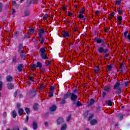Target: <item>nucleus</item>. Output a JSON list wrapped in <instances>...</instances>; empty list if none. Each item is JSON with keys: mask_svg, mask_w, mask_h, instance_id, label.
Wrapping results in <instances>:
<instances>
[{"mask_svg": "<svg viewBox=\"0 0 130 130\" xmlns=\"http://www.w3.org/2000/svg\"><path fill=\"white\" fill-rule=\"evenodd\" d=\"M79 89L76 88L73 91L72 93L70 92H67L64 94L63 99L66 100L70 97V99L73 102V105H76V102L79 98V96H78V95H79Z\"/></svg>", "mask_w": 130, "mask_h": 130, "instance_id": "nucleus-1", "label": "nucleus"}, {"mask_svg": "<svg viewBox=\"0 0 130 130\" xmlns=\"http://www.w3.org/2000/svg\"><path fill=\"white\" fill-rule=\"evenodd\" d=\"M113 88V90H115V93L116 95H119L120 94H121L122 90L121 89V87H120V82L119 81H118L115 83Z\"/></svg>", "mask_w": 130, "mask_h": 130, "instance_id": "nucleus-2", "label": "nucleus"}, {"mask_svg": "<svg viewBox=\"0 0 130 130\" xmlns=\"http://www.w3.org/2000/svg\"><path fill=\"white\" fill-rule=\"evenodd\" d=\"M105 47H106V43H102L101 46L98 49L99 53H106L107 52H108V48H105Z\"/></svg>", "mask_w": 130, "mask_h": 130, "instance_id": "nucleus-3", "label": "nucleus"}, {"mask_svg": "<svg viewBox=\"0 0 130 130\" xmlns=\"http://www.w3.org/2000/svg\"><path fill=\"white\" fill-rule=\"evenodd\" d=\"M31 67L33 70H36V68H39V69H41L42 68V63H41L40 61H37V64H32Z\"/></svg>", "mask_w": 130, "mask_h": 130, "instance_id": "nucleus-4", "label": "nucleus"}, {"mask_svg": "<svg viewBox=\"0 0 130 130\" xmlns=\"http://www.w3.org/2000/svg\"><path fill=\"white\" fill-rule=\"evenodd\" d=\"M94 42H96L98 44H100L101 43H104V44L106 43L105 42V41H104V40L100 38V37L95 38H94Z\"/></svg>", "mask_w": 130, "mask_h": 130, "instance_id": "nucleus-5", "label": "nucleus"}, {"mask_svg": "<svg viewBox=\"0 0 130 130\" xmlns=\"http://www.w3.org/2000/svg\"><path fill=\"white\" fill-rule=\"evenodd\" d=\"M7 82L8 83H11V82H13V81H15V77H12L11 75H8L6 78Z\"/></svg>", "mask_w": 130, "mask_h": 130, "instance_id": "nucleus-6", "label": "nucleus"}, {"mask_svg": "<svg viewBox=\"0 0 130 130\" xmlns=\"http://www.w3.org/2000/svg\"><path fill=\"white\" fill-rule=\"evenodd\" d=\"M29 96L30 98H33L36 96V90L35 89L30 90L29 91Z\"/></svg>", "mask_w": 130, "mask_h": 130, "instance_id": "nucleus-7", "label": "nucleus"}, {"mask_svg": "<svg viewBox=\"0 0 130 130\" xmlns=\"http://www.w3.org/2000/svg\"><path fill=\"white\" fill-rule=\"evenodd\" d=\"M7 88L9 90H13L14 87H15V84L12 82H9L7 84Z\"/></svg>", "mask_w": 130, "mask_h": 130, "instance_id": "nucleus-8", "label": "nucleus"}, {"mask_svg": "<svg viewBox=\"0 0 130 130\" xmlns=\"http://www.w3.org/2000/svg\"><path fill=\"white\" fill-rule=\"evenodd\" d=\"M19 54H20V57L24 59V58H26V53L24 52V50L20 51L18 52Z\"/></svg>", "mask_w": 130, "mask_h": 130, "instance_id": "nucleus-9", "label": "nucleus"}, {"mask_svg": "<svg viewBox=\"0 0 130 130\" xmlns=\"http://www.w3.org/2000/svg\"><path fill=\"white\" fill-rule=\"evenodd\" d=\"M24 69V64H20L17 66V70L18 72H23V69Z\"/></svg>", "mask_w": 130, "mask_h": 130, "instance_id": "nucleus-10", "label": "nucleus"}, {"mask_svg": "<svg viewBox=\"0 0 130 130\" xmlns=\"http://www.w3.org/2000/svg\"><path fill=\"white\" fill-rule=\"evenodd\" d=\"M62 123H63V118H62V117H60L57 120V124L58 125H59Z\"/></svg>", "mask_w": 130, "mask_h": 130, "instance_id": "nucleus-11", "label": "nucleus"}, {"mask_svg": "<svg viewBox=\"0 0 130 130\" xmlns=\"http://www.w3.org/2000/svg\"><path fill=\"white\" fill-rule=\"evenodd\" d=\"M32 128L33 129H37L38 128V124L36 121H33L32 122Z\"/></svg>", "mask_w": 130, "mask_h": 130, "instance_id": "nucleus-12", "label": "nucleus"}, {"mask_svg": "<svg viewBox=\"0 0 130 130\" xmlns=\"http://www.w3.org/2000/svg\"><path fill=\"white\" fill-rule=\"evenodd\" d=\"M18 48V52H19V51H22L24 50V47L23 46V43L19 44Z\"/></svg>", "mask_w": 130, "mask_h": 130, "instance_id": "nucleus-13", "label": "nucleus"}, {"mask_svg": "<svg viewBox=\"0 0 130 130\" xmlns=\"http://www.w3.org/2000/svg\"><path fill=\"white\" fill-rule=\"evenodd\" d=\"M39 52L40 53V55L41 54H44L46 53V50L45 49V48L42 47L40 49Z\"/></svg>", "mask_w": 130, "mask_h": 130, "instance_id": "nucleus-14", "label": "nucleus"}, {"mask_svg": "<svg viewBox=\"0 0 130 130\" xmlns=\"http://www.w3.org/2000/svg\"><path fill=\"white\" fill-rule=\"evenodd\" d=\"M62 34L64 38H67V37H69L70 36V34H69V32L67 31H63Z\"/></svg>", "mask_w": 130, "mask_h": 130, "instance_id": "nucleus-15", "label": "nucleus"}, {"mask_svg": "<svg viewBox=\"0 0 130 130\" xmlns=\"http://www.w3.org/2000/svg\"><path fill=\"white\" fill-rule=\"evenodd\" d=\"M104 91L107 92V93H109V92H110V86H106L104 88Z\"/></svg>", "mask_w": 130, "mask_h": 130, "instance_id": "nucleus-16", "label": "nucleus"}, {"mask_svg": "<svg viewBox=\"0 0 130 130\" xmlns=\"http://www.w3.org/2000/svg\"><path fill=\"white\" fill-rule=\"evenodd\" d=\"M39 37L40 38L39 41L41 44H43V43H44V37H43V36H39Z\"/></svg>", "mask_w": 130, "mask_h": 130, "instance_id": "nucleus-17", "label": "nucleus"}, {"mask_svg": "<svg viewBox=\"0 0 130 130\" xmlns=\"http://www.w3.org/2000/svg\"><path fill=\"white\" fill-rule=\"evenodd\" d=\"M44 33H45L44 29H43V28H40L39 30L38 35H39V36H42V34H44Z\"/></svg>", "mask_w": 130, "mask_h": 130, "instance_id": "nucleus-18", "label": "nucleus"}, {"mask_svg": "<svg viewBox=\"0 0 130 130\" xmlns=\"http://www.w3.org/2000/svg\"><path fill=\"white\" fill-rule=\"evenodd\" d=\"M18 115L19 116H22V115L23 114V113H24V109L20 108V109H18Z\"/></svg>", "mask_w": 130, "mask_h": 130, "instance_id": "nucleus-19", "label": "nucleus"}, {"mask_svg": "<svg viewBox=\"0 0 130 130\" xmlns=\"http://www.w3.org/2000/svg\"><path fill=\"white\" fill-rule=\"evenodd\" d=\"M12 115L13 118H16L17 117V111L16 110H13L12 111Z\"/></svg>", "mask_w": 130, "mask_h": 130, "instance_id": "nucleus-20", "label": "nucleus"}, {"mask_svg": "<svg viewBox=\"0 0 130 130\" xmlns=\"http://www.w3.org/2000/svg\"><path fill=\"white\" fill-rule=\"evenodd\" d=\"M124 67V65H123V63H121L120 64V67L119 68V70L120 71V73H121V74H123V70H122V68Z\"/></svg>", "mask_w": 130, "mask_h": 130, "instance_id": "nucleus-21", "label": "nucleus"}, {"mask_svg": "<svg viewBox=\"0 0 130 130\" xmlns=\"http://www.w3.org/2000/svg\"><path fill=\"white\" fill-rule=\"evenodd\" d=\"M98 122L97 121V120L96 119H92L90 121V125H95L97 124V123Z\"/></svg>", "mask_w": 130, "mask_h": 130, "instance_id": "nucleus-22", "label": "nucleus"}, {"mask_svg": "<svg viewBox=\"0 0 130 130\" xmlns=\"http://www.w3.org/2000/svg\"><path fill=\"white\" fill-rule=\"evenodd\" d=\"M56 108H57V107H56V106H55V105H53V106H52L50 108V111H52V112L55 111V110H56Z\"/></svg>", "mask_w": 130, "mask_h": 130, "instance_id": "nucleus-23", "label": "nucleus"}, {"mask_svg": "<svg viewBox=\"0 0 130 130\" xmlns=\"http://www.w3.org/2000/svg\"><path fill=\"white\" fill-rule=\"evenodd\" d=\"M24 14L25 16H26V17H28V16H30V11H29V10L28 9H26L24 10Z\"/></svg>", "mask_w": 130, "mask_h": 130, "instance_id": "nucleus-24", "label": "nucleus"}, {"mask_svg": "<svg viewBox=\"0 0 130 130\" xmlns=\"http://www.w3.org/2000/svg\"><path fill=\"white\" fill-rule=\"evenodd\" d=\"M40 56L42 59H48V57L45 54H42L40 55Z\"/></svg>", "mask_w": 130, "mask_h": 130, "instance_id": "nucleus-25", "label": "nucleus"}, {"mask_svg": "<svg viewBox=\"0 0 130 130\" xmlns=\"http://www.w3.org/2000/svg\"><path fill=\"white\" fill-rule=\"evenodd\" d=\"M94 103H95V100L94 99H91L88 105L89 106H91V105H93V104H94Z\"/></svg>", "mask_w": 130, "mask_h": 130, "instance_id": "nucleus-26", "label": "nucleus"}, {"mask_svg": "<svg viewBox=\"0 0 130 130\" xmlns=\"http://www.w3.org/2000/svg\"><path fill=\"white\" fill-rule=\"evenodd\" d=\"M31 5V2L30 1V0H27L26 4L25 5V8H29Z\"/></svg>", "mask_w": 130, "mask_h": 130, "instance_id": "nucleus-27", "label": "nucleus"}, {"mask_svg": "<svg viewBox=\"0 0 130 130\" xmlns=\"http://www.w3.org/2000/svg\"><path fill=\"white\" fill-rule=\"evenodd\" d=\"M24 110L26 112V113L27 114V115H29L30 114V109L29 108H25Z\"/></svg>", "mask_w": 130, "mask_h": 130, "instance_id": "nucleus-28", "label": "nucleus"}, {"mask_svg": "<svg viewBox=\"0 0 130 130\" xmlns=\"http://www.w3.org/2000/svg\"><path fill=\"white\" fill-rule=\"evenodd\" d=\"M107 71L108 72H110V71H111L112 70V65L111 64H109V65H108L107 66Z\"/></svg>", "mask_w": 130, "mask_h": 130, "instance_id": "nucleus-29", "label": "nucleus"}, {"mask_svg": "<svg viewBox=\"0 0 130 130\" xmlns=\"http://www.w3.org/2000/svg\"><path fill=\"white\" fill-rule=\"evenodd\" d=\"M76 104L77 107H80L82 106V103H81V102L80 101H77V102H76Z\"/></svg>", "mask_w": 130, "mask_h": 130, "instance_id": "nucleus-30", "label": "nucleus"}, {"mask_svg": "<svg viewBox=\"0 0 130 130\" xmlns=\"http://www.w3.org/2000/svg\"><path fill=\"white\" fill-rule=\"evenodd\" d=\"M38 106H39V104L36 103L33 107V109L35 110H37L38 109Z\"/></svg>", "mask_w": 130, "mask_h": 130, "instance_id": "nucleus-31", "label": "nucleus"}, {"mask_svg": "<svg viewBox=\"0 0 130 130\" xmlns=\"http://www.w3.org/2000/svg\"><path fill=\"white\" fill-rule=\"evenodd\" d=\"M30 2L31 4H38L39 0H30Z\"/></svg>", "mask_w": 130, "mask_h": 130, "instance_id": "nucleus-32", "label": "nucleus"}, {"mask_svg": "<svg viewBox=\"0 0 130 130\" xmlns=\"http://www.w3.org/2000/svg\"><path fill=\"white\" fill-rule=\"evenodd\" d=\"M28 32H29V33H30V34H34V32H35V29L29 28L28 29Z\"/></svg>", "mask_w": 130, "mask_h": 130, "instance_id": "nucleus-33", "label": "nucleus"}, {"mask_svg": "<svg viewBox=\"0 0 130 130\" xmlns=\"http://www.w3.org/2000/svg\"><path fill=\"white\" fill-rule=\"evenodd\" d=\"M71 118H72V115L71 114L68 115L66 118L67 121L68 122H69V121H70V120H71Z\"/></svg>", "mask_w": 130, "mask_h": 130, "instance_id": "nucleus-34", "label": "nucleus"}, {"mask_svg": "<svg viewBox=\"0 0 130 130\" xmlns=\"http://www.w3.org/2000/svg\"><path fill=\"white\" fill-rule=\"evenodd\" d=\"M78 18L79 19H83V18H85V16L83 15L82 13H79Z\"/></svg>", "mask_w": 130, "mask_h": 130, "instance_id": "nucleus-35", "label": "nucleus"}, {"mask_svg": "<svg viewBox=\"0 0 130 130\" xmlns=\"http://www.w3.org/2000/svg\"><path fill=\"white\" fill-rule=\"evenodd\" d=\"M67 129V124H64L62 125L61 127V130H66Z\"/></svg>", "mask_w": 130, "mask_h": 130, "instance_id": "nucleus-36", "label": "nucleus"}, {"mask_svg": "<svg viewBox=\"0 0 130 130\" xmlns=\"http://www.w3.org/2000/svg\"><path fill=\"white\" fill-rule=\"evenodd\" d=\"M67 101L64 99H62L60 102V104L61 105H63V104H66Z\"/></svg>", "mask_w": 130, "mask_h": 130, "instance_id": "nucleus-37", "label": "nucleus"}, {"mask_svg": "<svg viewBox=\"0 0 130 130\" xmlns=\"http://www.w3.org/2000/svg\"><path fill=\"white\" fill-rule=\"evenodd\" d=\"M17 63V58L16 57H14L12 58V63Z\"/></svg>", "mask_w": 130, "mask_h": 130, "instance_id": "nucleus-38", "label": "nucleus"}, {"mask_svg": "<svg viewBox=\"0 0 130 130\" xmlns=\"http://www.w3.org/2000/svg\"><path fill=\"white\" fill-rule=\"evenodd\" d=\"M104 53H105L104 58V59H106V58H107V57H108V56L109 55V53H108V52Z\"/></svg>", "mask_w": 130, "mask_h": 130, "instance_id": "nucleus-39", "label": "nucleus"}, {"mask_svg": "<svg viewBox=\"0 0 130 130\" xmlns=\"http://www.w3.org/2000/svg\"><path fill=\"white\" fill-rule=\"evenodd\" d=\"M29 38H30V37H29V35L28 34H25L24 35L23 40H25V39H29Z\"/></svg>", "mask_w": 130, "mask_h": 130, "instance_id": "nucleus-40", "label": "nucleus"}, {"mask_svg": "<svg viewBox=\"0 0 130 130\" xmlns=\"http://www.w3.org/2000/svg\"><path fill=\"white\" fill-rule=\"evenodd\" d=\"M55 89V87H54V86H51L50 87V90L51 91V92H53Z\"/></svg>", "mask_w": 130, "mask_h": 130, "instance_id": "nucleus-41", "label": "nucleus"}, {"mask_svg": "<svg viewBox=\"0 0 130 130\" xmlns=\"http://www.w3.org/2000/svg\"><path fill=\"white\" fill-rule=\"evenodd\" d=\"M107 105L108 106H112V102L110 100L108 101Z\"/></svg>", "mask_w": 130, "mask_h": 130, "instance_id": "nucleus-42", "label": "nucleus"}, {"mask_svg": "<svg viewBox=\"0 0 130 130\" xmlns=\"http://www.w3.org/2000/svg\"><path fill=\"white\" fill-rule=\"evenodd\" d=\"M46 67H48L49 66H51V61H48V62H46Z\"/></svg>", "mask_w": 130, "mask_h": 130, "instance_id": "nucleus-43", "label": "nucleus"}, {"mask_svg": "<svg viewBox=\"0 0 130 130\" xmlns=\"http://www.w3.org/2000/svg\"><path fill=\"white\" fill-rule=\"evenodd\" d=\"M118 14L119 15H122V11H121V10H120V8H118Z\"/></svg>", "mask_w": 130, "mask_h": 130, "instance_id": "nucleus-44", "label": "nucleus"}, {"mask_svg": "<svg viewBox=\"0 0 130 130\" xmlns=\"http://www.w3.org/2000/svg\"><path fill=\"white\" fill-rule=\"evenodd\" d=\"M80 14H85V7L81 8V11L80 12Z\"/></svg>", "mask_w": 130, "mask_h": 130, "instance_id": "nucleus-45", "label": "nucleus"}, {"mask_svg": "<svg viewBox=\"0 0 130 130\" xmlns=\"http://www.w3.org/2000/svg\"><path fill=\"white\" fill-rule=\"evenodd\" d=\"M116 116L117 117L120 118V119H123V116H122V115L117 114Z\"/></svg>", "mask_w": 130, "mask_h": 130, "instance_id": "nucleus-46", "label": "nucleus"}, {"mask_svg": "<svg viewBox=\"0 0 130 130\" xmlns=\"http://www.w3.org/2000/svg\"><path fill=\"white\" fill-rule=\"evenodd\" d=\"M116 5H117V6H120L121 5V1L120 0L117 1Z\"/></svg>", "mask_w": 130, "mask_h": 130, "instance_id": "nucleus-47", "label": "nucleus"}, {"mask_svg": "<svg viewBox=\"0 0 130 130\" xmlns=\"http://www.w3.org/2000/svg\"><path fill=\"white\" fill-rule=\"evenodd\" d=\"M16 108L17 109H21V104L20 103H17Z\"/></svg>", "mask_w": 130, "mask_h": 130, "instance_id": "nucleus-48", "label": "nucleus"}, {"mask_svg": "<svg viewBox=\"0 0 130 130\" xmlns=\"http://www.w3.org/2000/svg\"><path fill=\"white\" fill-rule=\"evenodd\" d=\"M48 18V15H47V14H45L44 16L43 17V18L46 20H47Z\"/></svg>", "mask_w": 130, "mask_h": 130, "instance_id": "nucleus-49", "label": "nucleus"}, {"mask_svg": "<svg viewBox=\"0 0 130 130\" xmlns=\"http://www.w3.org/2000/svg\"><path fill=\"white\" fill-rule=\"evenodd\" d=\"M127 34H128V31H125L124 32V37L125 38H126L127 37Z\"/></svg>", "mask_w": 130, "mask_h": 130, "instance_id": "nucleus-50", "label": "nucleus"}, {"mask_svg": "<svg viewBox=\"0 0 130 130\" xmlns=\"http://www.w3.org/2000/svg\"><path fill=\"white\" fill-rule=\"evenodd\" d=\"M13 130H20V127L18 126H15L13 128Z\"/></svg>", "mask_w": 130, "mask_h": 130, "instance_id": "nucleus-51", "label": "nucleus"}, {"mask_svg": "<svg viewBox=\"0 0 130 130\" xmlns=\"http://www.w3.org/2000/svg\"><path fill=\"white\" fill-rule=\"evenodd\" d=\"M33 78V75H30L29 76V80L30 81V82H33V80L32 79Z\"/></svg>", "mask_w": 130, "mask_h": 130, "instance_id": "nucleus-52", "label": "nucleus"}, {"mask_svg": "<svg viewBox=\"0 0 130 130\" xmlns=\"http://www.w3.org/2000/svg\"><path fill=\"white\" fill-rule=\"evenodd\" d=\"M17 95H18V90H16L14 93V96L15 97V98L17 97Z\"/></svg>", "mask_w": 130, "mask_h": 130, "instance_id": "nucleus-53", "label": "nucleus"}, {"mask_svg": "<svg viewBox=\"0 0 130 130\" xmlns=\"http://www.w3.org/2000/svg\"><path fill=\"white\" fill-rule=\"evenodd\" d=\"M107 94V92H106L105 91H103V95H102L103 98H104L105 97V96H106Z\"/></svg>", "mask_w": 130, "mask_h": 130, "instance_id": "nucleus-54", "label": "nucleus"}, {"mask_svg": "<svg viewBox=\"0 0 130 130\" xmlns=\"http://www.w3.org/2000/svg\"><path fill=\"white\" fill-rule=\"evenodd\" d=\"M101 107H98L97 108H96V112H100V111H101Z\"/></svg>", "mask_w": 130, "mask_h": 130, "instance_id": "nucleus-55", "label": "nucleus"}, {"mask_svg": "<svg viewBox=\"0 0 130 130\" xmlns=\"http://www.w3.org/2000/svg\"><path fill=\"white\" fill-rule=\"evenodd\" d=\"M2 89H3V81H0V91H2Z\"/></svg>", "mask_w": 130, "mask_h": 130, "instance_id": "nucleus-56", "label": "nucleus"}, {"mask_svg": "<svg viewBox=\"0 0 130 130\" xmlns=\"http://www.w3.org/2000/svg\"><path fill=\"white\" fill-rule=\"evenodd\" d=\"M118 21H122V16H119L117 17Z\"/></svg>", "mask_w": 130, "mask_h": 130, "instance_id": "nucleus-57", "label": "nucleus"}, {"mask_svg": "<svg viewBox=\"0 0 130 130\" xmlns=\"http://www.w3.org/2000/svg\"><path fill=\"white\" fill-rule=\"evenodd\" d=\"M49 97H50V98H51V97H53V93L52 92H50L49 93Z\"/></svg>", "mask_w": 130, "mask_h": 130, "instance_id": "nucleus-58", "label": "nucleus"}, {"mask_svg": "<svg viewBox=\"0 0 130 130\" xmlns=\"http://www.w3.org/2000/svg\"><path fill=\"white\" fill-rule=\"evenodd\" d=\"M7 116H8V115L7 114V112H4L3 113V117H4V118H6V117H7Z\"/></svg>", "mask_w": 130, "mask_h": 130, "instance_id": "nucleus-59", "label": "nucleus"}, {"mask_svg": "<svg viewBox=\"0 0 130 130\" xmlns=\"http://www.w3.org/2000/svg\"><path fill=\"white\" fill-rule=\"evenodd\" d=\"M93 117H94L93 114L90 115L88 118L89 120H91V119H92V118H93Z\"/></svg>", "mask_w": 130, "mask_h": 130, "instance_id": "nucleus-60", "label": "nucleus"}, {"mask_svg": "<svg viewBox=\"0 0 130 130\" xmlns=\"http://www.w3.org/2000/svg\"><path fill=\"white\" fill-rule=\"evenodd\" d=\"M43 89H44V85L43 84H41L40 86V90H42Z\"/></svg>", "mask_w": 130, "mask_h": 130, "instance_id": "nucleus-61", "label": "nucleus"}, {"mask_svg": "<svg viewBox=\"0 0 130 130\" xmlns=\"http://www.w3.org/2000/svg\"><path fill=\"white\" fill-rule=\"evenodd\" d=\"M3 11V4L0 3V12Z\"/></svg>", "mask_w": 130, "mask_h": 130, "instance_id": "nucleus-62", "label": "nucleus"}, {"mask_svg": "<svg viewBox=\"0 0 130 130\" xmlns=\"http://www.w3.org/2000/svg\"><path fill=\"white\" fill-rule=\"evenodd\" d=\"M101 13V11H95V14L97 15H100Z\"/></svg>", "mask_w": 130, "mask_h": 130, "instance_id": "nucleus-63", "label": "nucleus"}, {"mask_svg": "<svg viewBox=\"0 0 130 130\" xmlns=\"http://www.w3.org/2000/svg\"><path fill=\"white\" fill-rule=\"evenodd\" d=\"M128 81H127V82H125V83H124V86H125V87H127L128 86Z\"/></svg>", "mask_w": 130, "mask_h": 130, "instance_id": "nucleus-64", "label": "nucleus"}]
</instances>
